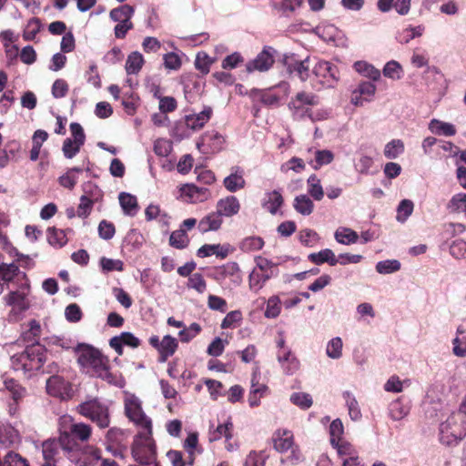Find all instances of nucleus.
I'll list each match as a JSON object with an SVG mask.
<instances>
[{"instance_id": "2", "label": "nucleus", "mask_w": 466, "mask_h": 466, "mask_svg": "<svg viewBox=\"0 0 466 466\" xmlns=\"http://www.w3.org/2000/svg\"><path fill=\"white\" fill-rule=\"evenodd\" d=\"M11 361L15 370L37 371L46 361V349L39 343L27 345L23 352L12 356Z\"/></svg>"}, {"instance_id": "14", "label": "nucleus", "mask_w": 466, "mask_h": 466, "mask_svg": "<svg viewBox=\"0 0 466 466\" xmlns=\"http://www.w3.org/2000/svg\"><path fill=\"white\" fill-rule=\"evenodd\" d=\"M319 104V98L313 93L299 92L289 103V106L295 115L309 114V107Z\"/></svg>"}, {"instance_id": "18", "label": "nucleus", "mask_w": 466, "mask_h": 466, "mask_svg": "<svg viewBox=\"0 0 466 466\" xmlns=\"http://www.w3.org/2000/svg\"><path fill=\"white\" fill-rule=\"evenodd\" d=\"M272 48H264L254 59L250 60L246 65V70L248 73H253L255 71L264 72L268 70L273 63L274 58L272 56Z\"/></svg>"}, {"instance_id": "62", "label": "nucleus", "mask_w": 466, "mask_h": 466, "mask_svg": "<svg viewBox=\"0 0 466 466\" xmlns=\"http://www.w3.org/2000/svg\"><path fill=\"white\" fill-rule=\"evenodd\" d=\"M290 401L303 410L311 407L313 401L309 394L304 392H295L290 396Z\"/></svg>"}, {"instance_id": "30", "label": "nucleus", "mask_w": 466, "mask_h": 466, "mask_svg": "<svg viewBox=\"0 0 466 466\" xmlns=\"http://www.w3.org/2000/svg\"><path fill=\"white\" fill-rule=\"evenodd\" d=\"M425 31V26L422 25H419L417 26L408 25L407 27L400 30L395 38L400 44H408L412 39L420 37L423 35Z\"/></svg>"}, {"instance_id": "58", "label": "nucleus", "mask_w": 466, "mask_h": 466, "mask_svg": "<svg viewBox=\"0 0 466 466\" xmlns=\"http://www.w3.org/2000/svg\"><path fill=\"white\" fill-rule=\"evenodd\" d=\"M204 142H210L212 151H220L225 144V138L218 132L206 133L202 137Z\"/></svg>"}, {"instance_id": "50", "label": "nucleus", "mask_w": 466, "mask_h": 466, "mask_svg": "<svg viewBox=\"0 0 466 466\" xmlns=\"http://www.w3.org/2000/svg\"><path fill=\"white\" fill-rule=\"evenodd\" d=\"M5 389L10 392L14 401L17 404L25 395L26 390L15 380L5 381Z\"/></svg>"}, {"instance_id": "32", "label": "nucleus", "mask_w": 466, "mask_h": 466, "mask_svg": "<svg viewBox=\"0 0 466 466\" xmlns=\"http://www.w3.org/2000/svg\"><path fill=\"white\" fill-rule=\"evenodd\" d=\"M134 13L135 10L131 5H122L112 9L109 13V17L113 22L117 24L130 22Z\"/></svg>"}, {"instance_id": "20", "label": "nucleus", "mask_w": 466, "mask_h": 466, "mask_svg": "<svg viewBox=\"0 0 466 466\" xmlns=\"http://www.w3.org/2000/svg\"><path fill=\"white\" fill-rule=\"evenodd\" d=\"M273 448L279 453L287 452L293 447L294 436L292 431L286 429H278L271 437Z\"/></svg>"}, {"instance_id": "40", "label": "nucleus", "mask_w": 466, "mask_h": 466, "mask_svg": "<svg viewBox=\"0 0 466 466\" xmlns=\"http://www.w3.org/2000/svg\"><path fill=\"white\" fill-rule=\"evenodd\" d=\"M343 399L345 400L350 419L354 421L360 420L362 415L359 403L353 394L350 391H344Z\"/></svg>"}, {"instance_id": "59", "label": "nucleus", "mask_w": 466, "mask_h": 466, "mask_svg": "<svg viewBox=\"0 0 466 466\" xmlns=\"http://www.w3.org/2000/svg\"><path fill=\"white\" fill-rule=\"evenodd\" d=\"M344 426L339 419L334 420L329 425L330 444H336L343 440Z\"/></svg>"}, {"instance_id": "60", "label": "nucleus", "mask_w": 466, "mask_h": 466, "mask_svg": "<svg viewBox=\"0 0 466 466\" xmlns=\"http://www.w3.org/2000/svg\"><path fill=\"white\" fill-rule=\"evenodd\" d=\"M414 205L411 200L403 199L398 206L397 208V220L404 222L411 215Z\"/></svg>"}, {"instance_id": "63", "label": "nucleus", "mask_w": 466, "mask_h": 466, "mask_svg": "<svg viewBox=\"0 0 466 466\" xmlns=\"http://www.w3.org/2000/svg\"><path fill=\"white\" fill-rule=\"evenodd\" d=\"M281 301L278 296H272L268 299L265 316L267 318H276L279 315Z\"/></svg>"}, {"instance_id": "61", "label": "nucleus", "mask_w": 466, "mask_h": 466, "mask_svg": "<svg viewBox=\"0 0 466 466\" xmlns=\"http://www.w3.org/2000/svg\"><path fill=\"white\" fill-rule=\"evenodd\" d=\"M409 412V409L405 407L399 400L392 401L390 405L389 414L394 420L403 419Z\"/></svg>"}, {"instance_id": "36", "label": "nucleus", "mask_w": 466, "mask_h": 466, "mask_svg": "<svg viewBox=\"0 0 466 466\" xmlns=\"http://www.w3.org/2000/svg\"><path fill=\"white\" fill-rule=\"evenodd\" d=\"M309 58H306L302 61H296L295 63L289 64L288 70L290 74L298 76L301 81H305L309 76Z\"/></svg>"}, {"instance_id": "48", "label": "nucleus", "mask_w": 466, "mask_h": 466, "mask_svg": "<svg viewBox=\"0 0 466 466\" xmlns=\"http://www.w3.org/2000/svg\"><path fill=\"white\" fill-rule=\"evenodd\" d=\"M21 271L15 263H1L0 264V279L5 282L12 281L15 277L19 276Z\"/></svg>"}, {"instance_id": "12", "label": "nucleus", "mask_w": 466, "mask_h": 466, "mask_svg": "<svg viewBox=\"0 0 466 466\" xmlns=\"http://www.w3.org/2000/svg\"><path fill=\"white\" fill-rule=\"evenodd\" d=\"M208 118H179L171 129V135L177 140L190 137L202 129Z\"/></svg>"}, {"instance_id": "31", "label": "nucleus", "mask_w": 466, "mask_h": 466, "mask_svg": "<svg viewBox=\"0 0 466 466\" xmlns=\"http://www.w3.org/2000/svg\"><path fill=\"white\" fill-rule=\"evenodd\" d=\"M218 279H225L227 278H234L235 281L240 280V268L235 261H229L220 267L216 268Z\"/></svg>"}, {"instance_id": "41", "label": "nucleus", "mask_w": 466, "mask_h": 466, "mask_svg": "<svg viewBox=\"0 0 466 466\" xmlns=\"http://www.w3.org/2000/svg\"><path fill=\"white\" fill-rule=\"evenodd\" d=\"M29 329L23 332L22 339L27 343H38L37 340L41 335V326L35 319H31L28 322Z\"/></svg>"}, {"instance_id": "64", "label": "nucleus", "mask_w": 466, "mask_h": 466, "mask_svg": "<svg viewBox=\"0 0 466 466\" xmlns=\"http://www.w3.org/2000/svg\"><path fill=\"white\" fill-rule=\"evenodd\" d=\"M342 340L339 337L333 338L327 345V355L331 359H339L342 354Z\"/></svg>"}, {"instance_id": "29", "label": "nucleus", "mask_w": 466, "mask_h": 466, "mask_svg": "<svg viewBox=\"0 0 466 466\" xmlns=\"http://www.w3.org/2000/svg\"><path fill=\"white\" fill-rule=\"evenodd\" d=\"M284 203V198L279 190L267 192L262 202V207L270 214L275 215Z\"/></svg>"}, {"instance_id": "42", "label": "nucleus", "mask_w": 466, "mask_h": 466, "mask_svg": "<svg viewBox=\"0 0 466 466\" xmlns=\"http://www.w3.org/2000/svg\"><path fill=\"white\" fill-rule=\"evenodd\" d=\"M47 240L50 245L56 248L64 247L68 241L66 231L56 228L47 229Z\"/></svg>"}, {"instance_id": "44", "label": "nucleus", "mask_w": 466, "mask_h": 466, "mask_svg": "<svg viewBox=\"0 0 466 466\" xmlns=\"http://www.w3.org/2000/svg\"><path fill=\"white\" fill-rule=\"evenodd\" d=\"M382 73L384 76L392 80H400L404 74L401 65L395 60L387 62L383 67Z\"/></svg>"}, {"instance_id": "15", "label": "nucleus", "mask_w": 466, "mask_h": 466, "mask_svg": "<svg viewBox=\"0 0 466 466\" xmlns=\"http://www.w3.org/2000/svg\"><path fill=\"white\" fill-rule=\"evenodd\" d=\"M430 56L429 52L423 48V47H415L412 50V55L410 57V63L411 65L416 68H421L426 67L424 71L425 76H439L440 78H442V75L441 74L440 70L436 66H430Z\"/></svg>"}, {"instance_id": "4", "label": "nucleus", "mask_w": 466, "mask_h": 466, "mask_svg": "<svg viewBox=\"0 0 466 466\" xmlns=\"http://www.w3.org/2000/svg\"><path fill=\"white\" fill-rule=\"evenodd\" d=\"M156 443L152 438V430L139 431L132 445L133 458L140 464L159 466L156 462Z\"/></svg>"}, {"instance_id": "33", "label": "nucleus", "mask_w": 466, "mask_h": 466, "mask_svg": "<svg viewBox=\"0 0 466 466\" xmlns=\"http://www.w3.org/2000/svg\"><path fill=\"white\" fill-rule=\"evenodd\" d=\"M308 258L310 262L316 265L329 263L330 266H335L339 262L334 252L329 248L322 249L318 253H311L308 256Z\"/></svg>"}, {"instance_id": "57", "label": "nucleus", "mask_w": 466, "mask_h": 466, "mask_svg": "<svg viewBox=\"0 0 466 466\" xmlns=\"http://www.w3.org/2000/svg\"><path fill=\"white\" fill-rule=\"evenodd\" d=\"M400 263L397 259H387L377 263L376 270L380 274H390L400 270Z\"/></svg>"}, {"instance_id": "7", "label": "nucleus", "mask_w": 466, "mask_h": 466, "mask_svg": "<svg viewBox=\"0 0 466 466\" xmlns=\"http://www.w3.org/2000/svg\"><path fill=\"white\" fill-rule=\"evenodd\" d=\"M256 268L248 276V284L251 290L258 292L265 283L279 274L278 265L267 258L258 256L255 258Z\"/></svg>"}, {"instance_id": "26", "label": "nucleus", "mask_w": 466, "mask_h": 466, "mask_svg": "<svg viewBox=\"0 0 466 466\" xmlns=\"http://www.w3.org/2000/svg\"><path fill=\"white\" fill-rule=\"evenodd\" d=\"M106 448L111 451L115 456L121 453V446L125 441V433L121 429L111 428L106 435Z\"/></svg>"}, {"instance_id": "21", "label": "nucleus", "mask_w": 466, "mask_h": 466, "mask_svg": "<svg viewBox=\"0 0 466 466\" xmlns=\"http://www.w3.org/2000/svg\"><path fill=\"white\" fill-rule=\"evenodd\" d=\"M140 344V339L128 331L122 332L119 336H115L109 339V346L114 349L119 356L123 355L124 345L136 349L138 348Z\"/></svg>"}, {"instance_id": "28", "label": "nucleus", "mask_w": 466, "mask_h": 466, "mask_svg": "<svg viewBox=\"0 0 466 466\" xmlns=\"http://www.w3.org/2000/svg\"><path fill=\"white\" fill-rule=\"evenodd\" d=\"M181 193L194 203L203 202L210 197V191L207 187L188 184L181 187Z\"/></svg>"}, {"instance_id": "23", "label": "nucleus", "mask_w": 466, "mask_h": 466, "mask_svg": "<svg viewBox=\"0 0 466 466\" xmlns=\"http://www.w3.org/2000/svg\"><path fill=\"white\" fill-rule=\"evenodd\" d=\"M240 210V203L237 197L233 195L227 196L226 198H220L216 205V211L219 213L222 218L233 217L237 215Z\"/></svg>"}, {"instance_id": "17", "label": "nucleus", "mask_w": 466, "mask_h": 466, "mask_svg": "<svg viewBox=\"0 0 466 466\" xmlns=\"http://www.w3.org/2000/svg\"><path fill=\"white\" fill-rule=\"evenodd\" d=\"M101 459V451L94 446H86L77 453H73L70 461L78 466H95Z\"/></svg>"}, {"instance_id": "3", "label": "nucleus", "mask_w": 466, "mask_h": 466, "mask_svg": "<svg viewBox=\"0 0 466 466\" xmlns=\"http://www.w3.org/2000/svg\"><path fill=\"white\" fill-rule=\"evenodd\" d=\"M76 411L96 423L100 429H106L110 425L109 407L97 397L88 398L78 404Z\"/></svg>"}, {"instance_id": "52", "label": "nucleus", "mask_w": 466, "mask_h": 466, "mask_svg": "<svg viewBox=\"0 0 466 466\" xmlns=\"http://www.w3.org/2000/svg\"><path fill=\"white\" fill-rule=\"evenodd\" d=\"M404 151V143L400 139H393L384 148V156L389 159L398 157Z\"/></svg>"}, {"instance_id": "51", "label": "nucleus", "mask_w": 466, "mask_h": 466, "mask_svg": "<svg viewBox=\"0 0 466 466\" xmlns=\"http://www.w3.org/2000/svg\"><path fill=\"white\" fill-rule=\"evenodd\" d=\"M233 423L228 421L224 424H219L214 431L210 433V441H216L225 437L227 440L232 438Z\"/></svg>"}, {"instance_id": "47", "label": "nucleus", "mask_w": 466, "mask_h": 466, "mask_svg": "<svg viewBox=\"0 0 466 466\" xmlns=\"http://www.w3.org/2000/svg\"><path fill=\"white\" fill-rule=\"evenodd\" d=\"M334 159V154L328 149L323 150H316L315 151V160L310 161L309 165L312 166L314 169H319L320 167L324 165H328L331 163Z\"/></svg>"}, {"instance_id": "9", "label": "nucleus", "mask_w": 466, "mask_h": 466, "mask_svg": "<svg viewBox=\"0 0 466 466\" xmlns=\"http://www.w3.org/2000/svg\"><path fill=\"white\" fill-rule=\"evenodd\" d=\"M29 288V284L25 283L22 290L10 291L4 297L5 304L11 307L8 313L9 321H17L20 319L22 313L27 310L30 307L27 294L24 291L25 289Z\"/></svg>"}, {"instance_id": "38", "label": "nucleus", "mask_w": 466, "mask_h": 466, "mask_svg": "<svg viewBox=\"0 0 466 466\" xmlns=\"http://www.w3.org/2000/svg\"><path fill=\"white\" fill-rule=\"evenodd\" d=\"M430 130L436 135H443V136H453L456 134V128L453 125L446 122L440 121L436 118H433L430 125Z\"/></svg>"}, {"instance_id": "24", "label": "nucleus", "mask_w": 466, "mask_h": 466, "mask_svg": "<svg viewBox=\"0 0 466 466\" xmlns=\"http://www.w3.org/2000/svg\"><path fill=\"white\" fill-rule=\"evenodd\" d=\"M226 189L231 193L243 189L246 187L244 170L239 167H234L231 173L223 180Z\"/></svg>"}, {"instance_id": "54", "label": "nucleus", "mask_w": 466, "mask_h": 466, "mask_svg": "<svg viewBox=\"0 0 466 466\" xmlns=\"http://www.w3.org/2000/svg\"><path fill=\"white\" fill-rule=\"evenodd\" d=\"M41 29V23L38 18H31L23 32V38L26 41H32Z\"/></svg>"}, {"instance_id": "10", "label": "nucleus", "mask_w": 466, "mask_h": 466, "mask_svg": "<svg viewBox=\"0 0 466 466\" xmlns=\"http://www.w3.org/2000/svg\"><path fill=\"white\" fill-rule=\"evenodd\" d=\"M148 342L151 347L157 350L158 353L157 360L160 363L166 362L178 349L177 339L171 335L164 336L161 340L158 336L152 335L148 339Z\"/></svg>"}, {"instance_id": "37", "label": "nucleus", "mask_w": 466, "mask_h": 466, "mask_svg": "<svg viewBox=\"0 0 466 466\" xmlns=\"http://www.w3.org/2000/svg\"><path fill=\"white\" fill-rule=\"evenodd\" d=\"M293 207L298 213L309 216L313 212L314 203L309 196L303 194L295 198Z\"/></svg>"}, {"instance_id": "16", "label": "nucleus", "mask_w": 466, "mask_h": 466, "mask_svg": "<svg viewBox=\"0 0 466 466\" xmlns=\"http://www.w3.org/2000/svg\"><path fill=\"white\" fill-rule=\"evenodd\" d=\"M22 442L21 436L16 429L10 424L0 423V448L17 449Z\"/></svg>"}, {"instance_id": "49", "label": "nucleus", "mask_w": 466, "mask_h": 466, "mask_svg": "<svg viewBox=\"0 0 466 466\" xmlns=\"http://www.w3.org/2000/svg\"><path fill=\"white\" fill-rule=\"evenodd\" d=\"M189 238L185 229L175 230L169 238V244L173 248L182 249L187 247Z\"/></svg>"}, {"instance_id": "25", "label": "nucleus", "mask_w": 466, "mask_h": 466, "mask_svg": "<svg viewBox=\"0 0 466 466\" xmlns=\"http://www.w3.org/2000/svg\"><path fill=\"white\" fill-rule=\"evenodd\" d=\"M278 360L280 363L284 372L288 375L294 374L299 369V360L289 349L278 352Z\"/></svg>"}, {"instance_id": "5", "label": "nucleus", "mask_w": 466, "mask_h": 466, "mask_svg": "<svg viewBox=\"0 0 466 466\" xmlns=\"http://www.w3.org/2000/svg\"><path fill=\"white\" fill-rule=\"evenodd\" d=\"M71 442L66 435H60L58 439H48L42 442V455L45 461L43 465L56 466V463L62 459V455H66L70 460L73 451L70 450Z\"/></svg>"}, {"instance_id": "56", "label": "nucleus", "mask_w": 466, "mask_h": 466, "mask_svg": "<svg viewBox=\"0 0 466 466\" xmlns=\"http://www.w3.org/2000/svg\"><path fill=\"white\" fill-rule=\"evenodd\" d=\"M212 63L213 59L208 54L205 52L198 53L195 59V66L202 74L207 75L209 72Z\"/></svg>"}, {"instance_id": "53", "label": "nucleus", "mask_w": 466, "mask_h": 466, "mask_svg": "<svg viewBox=\"0 0 466 466\" xmlns=\"http://www.w3.org/2000/svg\"><path fill=\"white\" fill-rule=\"evenodd\" d=\"M81 172V167H73L69 169L66 174L59 177V184L64 187L72 189L77 182V177L76 174Z\"/></svg>"}, {"instance_id": "8", "label": "nucleus", "mask_w": 466, "mask_h": 466, "mask_svg": "<svg viewBox=\"0 0 466 466\" xmlns=\"http://www.w3.org/2000/svg\"><path fill=\"white\" fill-rule=\"evenodd\" d=\"M63 420L64 422L68 420L71 423L67 428L60 430V435H66L68 437L71 442V445H69L70 450L73 453H77L80 451L78 441L82 442L87 441L91 437L92 428L90 425L83 422L74 423L70 417H65Z\"/></svg>"}, {"instance_id": "45", "label": "nucleus", "mask_w": 466, "mask_h": 466, "mask_svg": "<svg viewBox=\"0 0 466 466\" xmlns=\"http://www.w3.org/2000/svg\"><path fill=\"white\" fill-rule=\"evenodd\" d=\"M264 244L265 242L262 238L251 236L241 240L239 243V248L243 252L258 251L263 248Z\"/></svg>"}, {"instance_id": "27", "label": "nucleus", "mask_w": 466, "mask_h": 466, "mask_svg": "<svg viewBox=\"0 0 466 466\" xmlns=\"http://www.w3.org/2000/svg\"><path fill=\"white\" fill-rule=\"evenodd\" d=\"M223 224V218L217 211L211 212L202 218L198 224V229L200 233L204 234L208 231L218 230Z\"/></svg>"}, {"instance_id": "11", "label": "nucleus", "mask_w": 466, "mask_h": 466, "mask_svg": "<svg viewBox=\"0 0 466 466\" xmlns=\"http://www.w3.org/2000/svg\"><path fill=\"white\" fill-rule=\"evenodd\" d=\"M125 412L127 417L141 430L140 431L152 430V421L144 413L137 399H129L126 401Z\"/></svg>"}, {"instance_id": "22", "label": "nucleus", "mask_w": 466, "mask_h": 466, "mask_svg": "<svg viewBox=\"0 0 466 466\" xmlns=\"http://www.w3.org/2000/svg\"><path fill=\"white\" fill-rule=\"evenodd\" d=\"M235 248L228 243L226 244H205L200 247L197 255L199 258H206L216 255L218 258H226L229 254L233 253Z\"/></svg>"}, {"instance_id": "35", "label": "nucleus", "mask_w": 466, "mask_h": 466, "mask_svg": "<svg viewBox=\"0 0 466 466\" xmlns=\"http://www.w3.org/2000/svg\"><path fill=\"white\" fill-rule=\"evenodd\" d=\"M144 62V57L139 52L135 51L129 54L125 66L127 74L137 75L141 70Z\"/></svg>"}, {"instance_id": "55", "label": "nucleus", "mask_w": 466, "mask_h": 466, "mask_svg": "<svg viewBox=\"0 0 466 466\" xmlns=\"http://www.w3.org/2000/svg\"><path fill=\"white\" fill-rule=\"evenodd\" d=\"M0 466H29L26 459L23 458L19 453L10 451L4 457Z\"/></svg>"}, {"instance_id": "1", "label": "nucleus", "mask_w": 466, "mask_h": 466, "mask_svg": "<svg viewBox=\"0 0 466 466\" xmlns=\"http://www.w3.org/2000/svg\"><path fill=\"white\" fill-rule=\"evenodd\" d=\"M77 362L85 372L92 377L107 381L113 378L110 372L109 359L93 346H79Z\"/></svg>"}, {"instance_id": "39", "label": "nucleus", "mask_w": 466, "mask_h": 466, "mask_svg": "<svg viewBox=\"0 0 466 466\" xmlns=\"http://www.w3.org/2000/svg\"><path fill=\"white\" fill-rule=\"evenodd\" d=\"M353 67L358 73L370 78L373 81H377L380 78V71L365 61L355 62Z\"/></svg>"}, {"instance_id": "46", "label": "nucleus", "mask_w": 466, "mask_h": 466, "mask_svg": "<svg viewBox=\"0 0 466 466\" xmlns=\"http://www.w3.org/2000/svg\"><path fill=\"white\" fill-rule=\"evenodd\" d=\"M335 239L341 244L350 245L356 243L359 239V236L356 231L348 228H341L336 230Z\"/></svg>"}, {"instance_id": "34", "label": "nucleus", "mask_w": 466, "mask_h": 466, "mask_svg": "<svg viewBox=\"0 0 466 466\" xmlns=\"http://www.w3.org/2000/svg\"><path fill=\"white\" fill-rule=\"evenodd\" d=\"M119 203L126 215L135 216L138 211L137 199L135 196L122 192L119 194Z\"/></svg>"}, {"instance_id": "43", "label": "nucleus", "mask_w": 466, "mask_h": 466, "mask_svg": "<svg viewBox=\"0 0 466 466\" xmlns=\"http://www.w3.org/2000/svg\"><path fill=\"white\" fill-rule=\"evenodd\" d=\"M307 183L308 193L309 196L312 197L315 200L320 201L324 197V191L322 186L320 185V180L318 178L317 175H310L307 180Z\"/></svg>"}, {"instance_id": "19", "label": "nucleus", "mask_w": 466, "mask_h": 466, "mask_svg": "<svg viewBox=\"0 0 466 466\" xmlns=\"http://www.w3.org/2000/svg\"><path fill=\"white\" fill-rule=\"evenodd\" d=\"M46 390L53 397L65 399L69 396L71 385L63 377L53 375L46 381Z\"/></svg>"}, {"instance_id": "6", "label": "nucleus", "mask_w": 466, "mask_h": 466, "mask_svg": "<svg viewBox=\"0 0 466 466\" xmlns=\"http://www.w3.org/2000/svg\"><path fill=\"white\" fill-rule=\"evenodd\" d=\"M440 431L441 439L446 438L447 443L460 441L466 436V400L461 405L458 413L452 414L441 423Z\"/></svg>"}, {"instance_id": "13", "label": "nucleus", "mask_w": 466, "mask_h": 466, "mask_svg": "<svg viewBox=\"0 0 466 466\" xmlns=\"http://www.w3.org/2000/svg\"><path fill=\"white\" fill-rule=\"evenodd\" d=\"M313 74L323 87H334L338 82L337 67L328 61L317 62Z\"/></svg>"}]
</instances>
